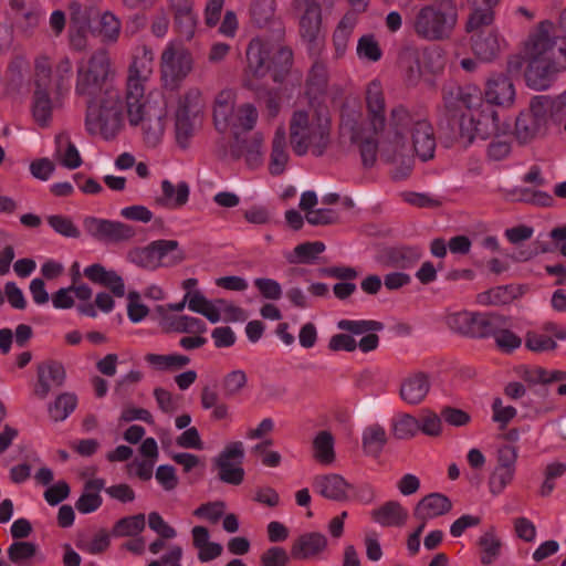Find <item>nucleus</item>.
Returning a JSON list of instances; mask_svg holds the SVG:
<instances>
[{"label":"nucleus","mask_w":566,"mask_h":566,"mask_svg":"<svg viewBox=\"0 0 566 566\" xmlns=\"http://www.w3.org/2000/svg\"><path fill=\"white\" fill-rule=\"evenodd\" d=\"M442 97L443 111L438 126L450 140L467 147L475 137L488 139L507 132L509 125H500L497 112L490 104L469 117L463 113V109L470 111L481 105L482 93L479 87L451 85L442 90Z\"/></svg>","instance_id":"obj_1"},{"label":"nucleus","mask_w":566,"mask_h":566,"mask_svg":"<svg viewBox=\"0 0 566 566\" xmlns=\"http://www.w3.org/2000/svg\"><path fill=\"white\" fill-rule=\"evenodd\" d=\"M154 52L144 45L128 69L126 80L125 103L128 120L132 126L142 124L144 139L150 146H156L165 132L167 112L165 108H155L146 103L145 82L151 71Z\"/></svg>","instance_id":"obj_2"},{"label":"nucleus","mask_w":566,"mask_h":566,"mask_svg":"<svg viewBox=\"0 0 566 566\" xmlns=\"http://www.w3.org/2000/svg\"><path fill=\"white\" fill-rule=\"evenodd\" d=\"M551 21H542L535 34L526 44L528 60L525 80L530 87L543 91L551 86L554 76L566 70V60H562L555 49L556 41L549 35Z\"/></svg>","instance_id":"obj_3"},{"label":"nucleus","mask_w":566,"mask_h":566,"mask_svg":"<svg viewBox=\"0 0 566 566\" xmlns=\"http://www.w3.org/2000/svg\"><path fill=\"white\" fill-rule=\"evenodd\" d=\"M331 116L327 107H317L312 117L305 111H295L290 120V143L295 155L308 151L323 156L331 145Z\"/></svg>","instance_id":"obj_4"},{"label":"nucleus","mask_w":566,"mask_h":566,"mask_svg":"<svg viewBox=\"0 0 566 566\" xmlns=\"http://www.w3.org/2000/svg\"><path fill=\"white\" fill-rule=\"evenodd\" d=\"M248 72L255 78L270 74L273 82L283 83L293 65V51L289 46H271L268 42L252 39L245 51Z\"/></svg>","instance_id":"obj_5"},{"label":"nucleus","mask_w":566,"mask_h":566,"mask_svg":"<svg viewBox=\"0 0 566 566\" xmlns=\"http://www.w3.org/2000/svg\"><path fill=\"white\" fill-rule=\"evenodd\" d=\"M122 124L123 104L118 90H106L105 95L87 101L85 126L91 135L101 134L106 140L113 139Z\"/></svg>","instance_id":"obj_6"},{"label":"nucleus","mask_w":566,"mask_h":566,"mask_svg":"<svg viewBox=\"0 0 566 566\" xmlns=\"http://www.w3.org/2000/svg\"><path fill=\"white\" fill-rule=\"evenodd\" d=\"M457 22L454 6L426 4L415 12L411 28L419 39L438 42L451 38Z\"/></svg>","instance_id":"obj_7"},{"label":"nucleus","mask_w":566,"mask_h":566,"mask_svg":"<svg viewBox=\"0 0 566 566\" xmlns=\"http://www.w3.org/2000/svg\"><path fill=\"white\" fill-rule=\"evenodd\" d=\"M447 325L452 332L464 337L494 338L504 326H509V318L492 312L462 311L448 315Z\"/></svg>","instance_id":"obj_8"},{"label":"nucleus","mask_w":566,"mask_h":566,"mask_svg":"<svg viewBox=\"0 0 566 566\" xmlns=\"http://www.w3.org/2000/svg\"><path fill=\"white\" fill-rule=\"evenodd\" d=\"M111 61L105 50L94 52L86 63L77 66L75 93L88 101L105 95L106 90H115L108 83Z\"/></svg>","instance_id":"obj_9"},{"label":"nucleus","mask_w":566,"mask_h":566,"mask_svg":"<svg viewBox=\"0 0 566 566\" xmlns=\"http://www.w3.org/2000/svg\"><path fill=\"white\" fill-rule=\"evenodd\" d=\"M294 8L302 12L298 31L310 56H321L325 46V34L322 30V7L318 0H294Z\"/></svg>","instance_id":"obj_10"},{"label":"nucleus","mask_w":566,"mask_h":566,"mask_svg":"<svg viewBox=\"0 0 566 566\" xmlns=\"http://www.w3.org/2000/svg\"><path fill=\"white\" fill-rule=\"evenodd\" d=\"M206 102L198 87H190L179 97L176 111L175 129L176 139L179 146L187 147L192 137L196 126L200 123Z\"/></svg>","instance_id":"obj_11"},{"label":"nucleus","mask_w":566,"mask_h":566,"mask_svg":"<svg viewBox=\"0 0 566 566\" xmlns=\"http://www.w3.org/2000/svg\"><path fill=\"white\" fill-rule=\"evenodd\" d=\"M129 259L138 266L157 269L161 265L174 266L186 260V253L177 240H155L143 248L129 252Z\"/></svg>","instance_id":"obj_12"},{"label":"nucleus","mask_w":566,"mask_h":566,"mask_svg":"<svg viewBox=\"0 0 566 566\" xmlns=\"http://www.w3.org/2000/svg\"><path fill=\"white\" fill-rule=\"evenodd\" d=\"M192 65L193 59L187 49L175 44L167 45L160 57V75L164 88L171 92L178 91L191 72Z\"/></svg>","instance_id":"obj_13"},{"label":"nucleus","mask_w":566,"mask_h":566,"mask_svg":"<svg viewBox=\"0 0 566 566\" xmlns=\"http://www.w3.org/2000/svg\"><path fill=\"white\" fill-rule=\"evenodd\" d=\"M83 228L94 240L103 243L129 241L136 234L134 227L127 223L96 217H86L83 220Z\"/></svg>","instance_id":"obj_14"},{"label":"nucleus","mask_w":566,"mask_h":566,"mask_svg":"<svg viewBox=\"0 0 566 566\" xmlns=\"http://www.w3.org/2000/svg\"><path fill=\"white\" fill-rule=\"evenodd\" d=\"M66 381V370L59 360H44L36 366V382L33 394L36 398L44 400L50 392L64 386Z\"/></svg>","instance_id":"obj_15"},{"label":"nucleus","mask_w":566,"mask_h":566,"mask_svg":"<svg viewBox=\"0 0 566 566\" xmlns=\"http://www.w3.org/2000/svg\"><path fill=\"white\" fill-rule=\"evenodd\" d=\"M262 145L263 135L261 133L243 136L240 132H234L230 144V155L235 160L244 158L250 169H256L263 164Z\"/></svg>","instance_id":"obj_16"},{"label":"nucleus","mask_w":566,"mask_h":566,"mask_svg":"<svg viewBox=\"0 0 566 566\" xmlns=\"http://www.w3.org/2000/svg\"><path fill=\"white\" fill-rule=\"evenodd\" d=\"M423 251L419 245H395L382 249L377 258L385 268L411 269L421 258Z\"/></svg>","instance_id":"obj_17"},{"label":"nucleus","mask_w":566,"mask_h":566,"mask_svg":"<svg viewBox=\"0 0 566 566\" xmlns=\"http://www.w3.org/2000/svg\"><path fill=\"white\" fill-rule=\"evenodd\" d=\"M502 0H467L468 17L464 23L465 33L490 28L495 21V8Z\"/></svg>","instance_id":"obj_18"},{"label":"nucleus","mask_w":566,"mask_h":566,"mask_svg":"<svg viewBox=\"0 0 566 566\" xmlns=\"http://www.w3.org/2000/svg\"><path fill=\"white\" fill-rule=\"evenodd\" d=\"M470 43L474 55L484 62L493 61L501 51L500 33L496 29L481 28L471 31Z\"/></svg>","instance_id":"obj_19"},{"label":"nucleus","mask_w":566,"mask_h":566,"mask_svg":"<svg viewBox=\"0 0 566 566\" xmlns=\"http://www.w3.org/2000/svg\"><path fill=\"white\" fill-rule=\"evenodd\" d=\"M328 546L327 537L319 532H308L295 538L291 545V557L298 560L317 558Z\"/></svg>","instance_id":"obj_20"},{"label":"nucleus","mask_w":566,"mask_h":566,"mask_svg":"<svg viewBox=\"0 0 566 566\" xmlns=\"http://www.w3.org/2000/svg\"><path fill=\"white\" fill-rule=\"evenodd\" d=\"M313 488L323 497L335 502L347 501L348 492L354 490L350 483L336 473L316 475L313 480Z\"/></svg>","instance_id":"obj_21"},{"label":"nucleus","mask_w":566,"mask_h":566,"mask_svg":"<svg viewBox=\"0 0 566 566\" xmlns=\"http://www.w3.org/2000/svg\"><path fill=\"white\" fill-rule=\"evenodd\" d=\"M366 105L368 112V120L374 134H378L385 129V96L381 85L378 81H371L366 90Z\"/></svg>","instance_id":"obj_22"},{"label":"nucleus","mask_w":566,"mask_h":566,"mask_svg":"<svg viewBox=\"0 0 566 566\" xmlns=\"http://www.w3.org/2000/svg\"><path fill=\"white\" fill-rule=\"evenodd\" d=\"M412 145L416 155L422 160L432 159L436 150V137L432 125L424 118H418L411 128Z\"/></svg>","instance_id":"obj_23"},{"label":"nucleus","mask_w":566,"mask_h":566,"mask_svg":"<svg viewBox=\"0 0 566 566\" xmlns=\"http://www.w3.org/2000/svg\"><path fill=\"white\" fill-rule=\"evenodd\" d=\"M452 510L451 500L442 493H430L415 506L413 516L420 522L442 516Z\"/></svg>","instance_id":"obj_24"},{"label":"nucleus","mask_w":566,"mask_h":566,"mask_svg":"<svg viewBox=\"0 0 566 566\" xmlns=\"http://www.w3.org/2000/svg\"><path fill=\"white\" fill-rule=\"evenodd\" d=\"M431 384L424 373H415L406 377L399 389L400 398L410 406L420 405L429 394Z\"/></svg>","instance_id":"obj_25"},{"label":"nucleus","mask_w":566,"mask_h":566,"mask_svg":"<svg viewBox=\"0 0 566 566\" xmlns=\"http://www.w3.org/2000/svg\"><path fill=\"white\" fill-rule=\"evenodd\" d=\"M484 94L488 104L492 106H510L515 98L514 84L509 76L497 74L488 81Z\"/></svg>","instance_id":"obj_26"},{"label":"nucleus","mask_w":566,"mask_h":566,"mask_svg":"<svg viewBox=\"0 0 566 566\" xmlns=\"http://www.w3.org/2000/svg\"><path fill=\"white\" fill-rule=\"evenodd\" d=\"M373 520L384 527L402 526L408 518V511L398 501H388L371 511Z\"/></svg>","instance_id":"obj_27"},{"label":"nucleus","mask_w":566,"mask_h":566,"mask_svg":"<svg viewBox=\"0 0 566 566\" xmlns=\"http://www.w3.org/2000/svg\"><path fill=\"white\" fill-rule=\"evenodd\" d=\"M156 312L167 322L168 328L171 332L200 335L207 331L206 323L200 318L187 315L168 316L166 307L163 305H157Z\"/></svg>","instance_id":"obj_28"},{"label":"nucleus","mask_w":566,"mask_h":566,"mask_svg":"<svg viewBox=\"0 0 566 566\" xmlns=\"http://www.w3.org/2000/svg\"><path fill=\"white\" fill-rule=\"evenodd\" d=\"M161 197H158L156 202L163 207L178 209L188 202L190 188L186 181H180L175 186L165 179L161 181Z\"/></svg>","instance_id":"obj_29"},{"label":"nucleus","mask_w":566,"mask_h":566,"mask_svg":"<svg viewBox=\"0 0 566 566\" xmlns=\"http://www.w3.org/2000/svg\"><path fill=\"white\" fill-rule=\"evenodd\" d=\"M105 488L103 479H92L84 483V492L75 503L76 510L82 514H90L98 510L103 503L99 491Z\"/></svg>","instance_id":"obj_30"},{"label":"nucleus","mask_w":566,"mask_h":566,"mask_svg":"<svg viewBox=\"0 0 566 566\" xmlns=\"http://www.w3.org/2000/svg\"><path fill=\"white\" fill-rule=\"evenodd\" d=\"M289 163L286 151V134L283 127H277L272 139L269 171L272 176H280L284 172Z\"/></svg>","instance_id":"obj_31"},{"label":"nucleus","mask_w":566,"mask_h":566,"mask_svg":"<svg viewBox=\"0 0 566 566\" xmlns=\"http://www.w3.org/2000/svg\"><path fill=\"white\" fill-rule=\"evenodd\" d=\"M339 132L343 137H348L352 144L363 140L365 129L363 127L361 114L348 106H343L340 111Z\"/></svg>","instance_id":"obj_32"},{"label":"nucleus","mask_w":566,"mask_h":566,"mask_svg":"<svg viewBox=\"0 0 566 566\" xmlns=\"http://www.w3.org/2000/svg\"><path fill=\"white\" fill-rule=\"evenodd\" d=\"M546 124L534 118L526 112H522L515 120V137L520 144H527L533 139L544 135Z\"/></svg>","instance_id":"obj_33"},{"label":"nucleus","mask_w":566,"mask_h":566,"mask_svg":"<svg viewBox=\"0 0 566 566\" xmlns=\"http://www.w3.org/2000/svg\"><path fill=\"white\" fill-rule=\"evenodd\" d=\"M418 118H415L409 111L402 106L398 105L390 111L389 118V134L392 133V137H389L391 143L397 145L402 144L405 140L403 132L411 126H415V122Z\"/></svg>","instance_id":"obj_34"},{"label":"nucleus","mask_w":566,"mask_h":566,"mask_svg":"<svg viewBox=\"0 0 566 566\" xmlns=\"http://www.w3.org/2000/svg\"><path fill=\"white\" fill-rule=\"evenodd\" d=\"M52 111L53 105L49 91L39 83L32 101V116L35 123L40 127H48L52 119Z\"/></svg>","instance_id":"obj_35"},{"label":"nucleus","mask_w":566,"mask_h":566,"mask_svg":"<svg viewBox=\"0 0 566 566\" xmlns=\"http://www.w3.org/2000/svg\"><path fill=\"white\" fill-rule=\"evenodd\" d=\"M388 441L386 430L382 426L375 423L363 431L361 447L367 455L378 458Z\"/></svg>","instance_id":"obj_36"},{"label":"nucleus","mask_w":566,"mask_h":566,"mask_svg":"<svg viewBox=\"0 0 566 566\" xmlns=\"http://www.w3.org/2000/svg\"><path fill=\"white\" fill-rule=\"evenodd\" d=\"M314 60L306 80L307 94L317 96L327 90L329 73L326 63L317 57Z\"/></svg>","instance_id":"obj_37"},{"label":"nucleus","mask_w":566,"mask_h":566,"mask_svg":"<svg viewBox=\"0 0 566 566\" xmlns=\"http://www.w3.org/2000/svg\"><path fill=\"white\" fill-rule=\"evenodd\" d=\"M234 102L229 91L220 92L214 102L213 122L217 130L224 133L230 126V117L233 113Z\"/></svg>","instance_id":"obj_38"},{"label":"nucleus","mask_w":566,"mask_h":566,"mask_svg":"<svg viewBox=\"0 0 566 566\" xmlns=\"http://www.w3.org/2000/svg\"><path fill=\"white\" fill-rule=\"evenodd\" d=\"M313 458L323 465L335 462L334 437L329 431H319L314 438Z\"/></svg>","instance_id":"obj_39"},{"label":"nucleus","mask_w":566,"mask_h":566,"mask_svg":"<svg viewBox=\"0 0 566 566\" xmlns=\"http://www.w3.org/2000/svg\"><path fill=\"white\" fill-rule=\"evenodd\" d=\"M523 294L522 287L515 284L501 285L490 289L480 295L481 303L489 305L509 304Z\"/></svg>","instance_id":"obj_40"},{"label":"nucleus","mask_w":566,"mask_h":566,"mask_svg":"<svg viewBox=\"0 0 566 566\" xmlns=\"http://www.w3.org/2000/svg\"><path fill=\"white\" fill-rule=\"evenodd\" d=\"M146 526L143 513L119 518L113 526L111 535L114 537H134L140 534Z\"/></svg>","instance_id":"obj_41"},{"label":"nucleus","mask_w":566,"mask_h":566,"mask_svg":"<svg viewBox=\"0 0 566 566\" xmlns=\"http://www.w3.org/2000/svg\"><path fill=\"white\" fill-rule=\"evenodd\" d=\"M77 397L73 392L60 394L48 407L49 415L54 421L65 420L76 408Z\"/></svg>","instance_id":"obj_42"},{"label":"nucleus","mask_w":566,"mask_h":566,"mask_svg":"<svg viewBox=\"0 0 566 566\" xmlns=\"http://www.w3.org/2000/svg\"><path fill=\"white\" fill-rule=\"evenodd\" d=\"M324 250L325 244L321 241L304 242L294 248L293 254L287 256V261L291 264H312Z\"/></svg>","instance_id":"obj_43"},{"label":"nucleus","mask_w":566,"mask_h":566,"mask_svg":"<svg viewBox=\"0 0 566 566\" xmlns=\"http://www.w3.org/2000/svg\"><path fill=\"white\" fill-rule=\"evenodd\" d=\"M120 21L111 11L104 12L98 20L97 28L93 31L102 38L103 42H116L120 32Z\"/></svg>","instance_id":"obj_44"},{"label":"nucleus","mask_w":566,"mask_h":566,"mask_svg":"<svg viewBox=\"0 0 566 566\" xmlns=\"http://www.w3.org/2000/svg\"><path fill=\"white\" fill-rule=\"evenodd\" d=\"M145 360L159 370H176L187 366L190 363V358L188 356L179 354H147L145 356Z\"/></svg>","instance_id":"obj_45"},{"label":"nucleus","mask_w":566,"mask_h":566,"mask_svg":"<svg viewBox=\"0 0 566 566\" xmlns=\"http://www.w3.org/2000/svg\"><path fill=\"white\" fill-rule=\"evenodd\" d=\"M355 22L354 19L344 15L342 20L339 21L338 25L336 27L334 34H333V44L335 46V53L336 57H340L344 55L349 38L352 35L353 29H354Z\"/></svg>","instance_id":"obj_46"},{"label":"nucleus","mask_w":566,"mask_h":566,"mask_svg":"<svg viewBox=\"0 0 566 566\" xmlns=\"http://www.w3.org/2000/svg\"><path fill=\"white\" fill-rule=\"evenodd\" d=\"M55 143L57 145V149H56L57 154L61 153L62 145L63 144L66 145V149H65L64 154L60 157V161L64 167H66L69 169H75L82 165L83 161L80 156V153H78L77 148L75 147V145L71 142L67 134H64V133L59 134L55 137Z\"/></svg>","instance_id":"obj_47"},{"label":"nucleus","mask_w":566,"mask_h":566,"mask_svg":"<svg viewBox=\"0 0 566 566\" xmlns=\"http://www.w3.org/2000/svg\"><path fill=\"white\" fill-rule=\"evenodd\" d=\"M479 545L482 549L481 563L483 565H490L499 557L502 543L495 536L493 528L479 538Z\"/></svg>","instance_id":"obj_48"},{"label":"nucleus","mask_w":566,"mask_h":566,"mask_svg":"<svg viewBox=\"0 0 566 566\" xmlns=\"http://www.w3.org/2000/svg\"><path fill=\"white\" fill-rule=\"evenodd\" d=\"M523 379L531 385H536V384L547 385V384H552L555 381L565 380L566 371L559 370V369L547 370L543 367H535L534 369L526 370L523 374Z\"/></svg>","instance_id":"obj_49"},{"label":"nucleus","mask_w":566,"mask_h":566,"mask_svg":"<svg viewBox=\"0 0 566 566\" xmlns=\"http://www.w3.org/2000/svg\"><path fill=\"white\" fill-rule=\"evenodd\" d=\"M258 111L253 104L245 103L238 108L235 122L232 124V133H248L252 130L258 120Z\"/></svg>","instance_id":"obj_50"},{"label":"nucleus","mask_w":566,"mask_h":566,"mask_svg":"<svg viewBox=\"0 0 566 566\" xmlns=\"http://www.w3.org/2000/svg\"><path fill=\"white\" fill-rule=\"evenodd\" d=\"M420 429V421L409 415H401L392 424V433L397 439L406 440L415 437Z\"/></svg>","instance_id":"obj_51"},{"label":"nucleus","mask_w":566,"mask_h":566,"mask_svg":"<svg viewBox=\"0 0 566 566\" xmlns=\"http://www.w3.org/2000/svg\"><path fill=\"white\" fill-rule=\"evenodd\" d=\"M248 377L247 374L241 370H232L227 374L222 379V392L226 398H233L240 394V391L247 386Z\"/></svg>","instance_id":"obj_52"},{"label":"nucleus","mask_w":566,"mask_h":566,"mask_svg":"<svg viewBox=\"0 0 566 566\" xmlns=\"http://www.w3.org/2000/svg\"><path fill=\"white\" fill-rule=\"evenodd\" d=\"M49 226L59 234L66 238H78L81 232L71 218L62 214L46 217Z\"/></svg>","instance_id":"obj_53"},{"label":"nucleus","mask_w":566,"mask_h":566,"mask_svg":"<svg viewBox=\"0 0 566 566\" xmlns=\"http://www.w3.org/2000/svg\"><path fill=\"white\" fill-rule=\"evenodd\" d=\"M525 347L534 353L555 350L557 343L549 336L528 331L525 335Z\"/></svg>","instance_id":"obj_54"},{"label":"nucleus","mask_w":566,"mask_h":566,"mask_svg":"<svg viewBox=\"0 0 566 566\" xmlns=\"http://www.w3.org/2000/svg\"><path fill=\"white\" fill-rule=\"evenodd\" d=\"M337 327L342 331L349 332L354 335H361L369 332L381 331L384 325L377 321H350L340 319L337 323Z\"/></svg>","instance_id":"obj_55"},{"label":"nucleus","mask_w":566,"mask_h":566,"mask_svg":"<svg viewBox=\"0 0 566 566\" xmlns=\"http://www.w3.org/2000/svg\"><path fill=\"white\" fill-rule=\"evenodd\" d=\"M273 0H252L250 14L252 21L259 25H264L274 14Z\"/></svg>","instance_id":"obj_56"},{"label":"nucleus","mask_w":566,"mask_h":566,"mask_svg":"<svg viewBox=\"0 0 566 566\" xmlns=\"http://www.w3.org/2000/svg\"><path fill=\"white\" fill-rule=\"evenodd\" d=\"M214 464L219 470L220 481L232 485H239L243 482L244 469L241 464L233 465L231 462H214Z\"/></svg>","instance_id":"obj_57"},{"label":"nucleus","mask_w":566,"mask_h":566,"mask_svg":"<svg viewBox=\"0 0 566 566\" xmlns=\"http://www.w3.org/2000/svg\"><path fill=\"white\" fill-rule=\"evenodd\" d=\"M514 475V471L495 467L489 478L490 492L493 495L501 494L504 489L513 481Z\"/></svg>","instance_id":"obj_58"},{"label":"nucleus","mask_w":566,"mask_h":566,"mask_svg":"<svg viewBox=\"0 0 566 566\" xmlns=\"http://www.w3.org/2000/svg\"><path fill=\"white\" fill-rule=\"evenodd\" d=\"M36 553V545L31 542L18 541L8 548V557L14 564L32 558Z\"/></svg>","instance_id":"obj_59"},{"label":"nucleus","mask_w":566,"mask_h":566,"mask_svg":"<svg viewBox=\"0 0 566 566\" xmlns=\"http://www.w3.org/2000/svg\"><path fill=\"white\" fill-rule=\"evenodd\" d=\"M290 555L284 547L271 546L260 556L261 566H287Z\"/></svg>","instance_id":"obj_60"},{"label":"nucleus","mask_w":566,"mask_h":566,"mask_svg":"<svg viewBox=\"0 0 566 566\" xmlns=\"http://www.w3.org/2000/svg\"><path fill=\"white\" fill-rule=\"evenodd\" d=\"M357 54L360 57L377 62L381 59L382 52L373 35H363L357 44Z\"/></svg>","instance_id":"obj_61"},{"label":"nucleus","mask_w":566,"mask_h":566,"mask_svg":"<svg viewBox=\"0 0 566 566\" xmlns=\"http://www.w3.org/2000/svg\"><path fill=\"white\" fill-rule=\"evenodd\" d=\"M226 504L223 501H214L201 504L193 511V515L199 518H206L210 523H217L223 515Z\"/></svg>","instance_id":"obj_62"},{"label":"nucleus","mask_w":566,"mask_h":566,"mask_svg":"<svg viewBox=\"0 0 566 566\" xmlns=\"http://www.w3.org/2000/svg\"><path fill=\"white\" fill-rule=\"evenodd\" d=\"M497 348L506 354L513 353L522 345V338L510 331L507 326L501 329L494 337Z\"/></svg>","instance_id":"obj_63"},{"label":"nucleus","mask_w":566,"mask_h":566,"mask_svg":"<svg viewBox=\"0 0 566 566\" xmlns=\"http://www.w3.org/2000/svg\"><path fill=\"white\" fill-rule=\"evenodd\" d=\"M127 315L133 323L143 321L149 313V308L140 303V295L136 291H130L127 295Z\"/></svg>","instance_id":"obj_64"}]
</instances>
